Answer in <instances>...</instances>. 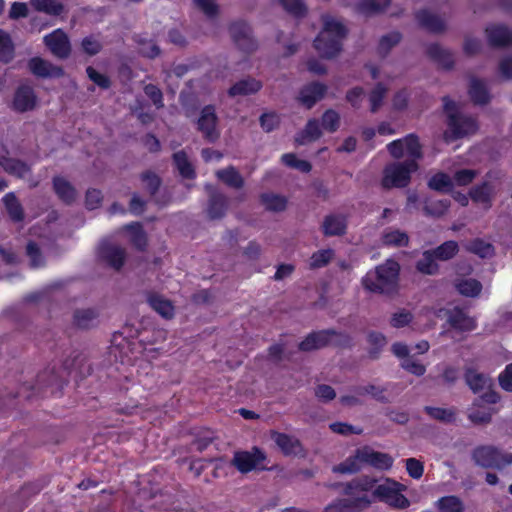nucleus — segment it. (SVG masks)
<instances>
[{
  "mask_svg": "<svg viewBox=\"0 0 512 512\" xmlns=\"http://www.w3.org/2000/svg\"><path fill=\"white\" fill-rule=\"evenodd\" d=\"M84 357L80 354H76L72 359H66L59 369L55 366L51 369H45L40 372L36 381L32 385L24 384L21 389L31 391L26 397L30 399L32 396H38L46 392V389L50 388L51 393H54V389L61 390L68 383V378L73 370H79L80 377H84L86 374L91 373V366L88 365L84 371Z\"/></svg>",
  "mask_w": 512,
  "mask_h": 512,
  "instance_id": "nucleus-1",
  "label": "nucleus"
},
{
  "mask_svg": "<svg viewBox=\"0 0 512 512\" xmlns=\"http://www.w3.org/2000/svg\"><path fill=\"white\" fill-rule=\"evenodd\" d=\"M393 462L394 459L388 453L375 451L370 446L365 445L357 448L352 455L341 463L334 465L332 471L337 474H355L364 466L385 471L392 467Z\"/></svg>",
  "mask_w": 512,
  "mask_h": 512,
  "instance_id": "nucleus-2",
  "label": "nucleus"
},
{
  "mask_svg": "<svg viewBox=\"0 0 512 512\" xmlns=\"http://www.w3.org/2000/svg\"><path fill=\"white\" fill-rule=\"evenodd\" d=\"M323 28L313 42L315 50L325 59L335 58L343 48V40L348 29L340 21L329 15L322 16Z\"/></svg>",
  "mask_w": 512,
  "mask_h": 512,
  "instance_id": "nucleus-3",
  "label": "nucleus"
},
{
  "mask_svg": "<svg viewBox=\"0 0 512 512\" xmlns=\"http://www.w3.org/2000/svg\"><path fill=\"white\" fill-rule=\"evenodd\" d=\"M400 265L394 260H387L374 270L368 271L361 283L365 290L383 295H392L398 290Z\"/></svg>",
  "mask_w": 512,
  "mask_h": 512,
  "instance_id": "nucleus-4",
  "label": "nucleus"
},
{
  "mask_svg": "<svg viewBox=\"0 0 512 512\" xmlns=\"http://www.w3.org/2000/svg\"><path fill=\"white\" fill-rule=\"evenodd\" d=\"M333 346L335 348H351L353 346L352 337L335 329H323L312 331L298 345L300 351L311 352Z\"/></svg>",
  "mask_w": 512,
  "mask_h": 512,
  "instance_id": "nucleus-5",
  "label": "nucleus"
},
{
  "mask_svg": "<svg viewBox=\"0 0 512 512\" xmlns=\"http://www.w3.org/2000/svg\"><path fill=\"white\" fill-rule=\"evenodd\" d=\"M474 464L484 469L502 470L512 465V453L503 452L494 445H478L471 452Z\"/></svg>",
  "mask_w": 512,
  "mask_h": 512,
  "instance_id": "nucleus-6",
  "label": "nucleus"
},
{
  "mask_svg": "<svg viewBox=\"0 0 512 512\" xmlns=\"http://www.w3.org/2000/svg\"><path fill=\"white\" fill-rule=\"evenodd\" d=\"M419 169L415 160L394 162L385 166L381 185L385 189L405 188L411 181V174Z\"/></svg>",
  "mask_w": 512,
  "mask_h": 512,
  "instance_id": "nucleus-7",
  "label": "nucleus"
},
{
  "mask_svg": "<svg viewBox=\"0 0 512 512\" xmlns=\"http://www.w3.org/2000/svg\"><path fill=\"white\" fill-rule=\"evenodd\" d=\"M446 125L447 129L443 133V138L447 143L473 135L478 130L477 120L462 113L449 115Z\"/></svg>",
  "mask_w": 512,
  "mask_h": 512,
  "instance_id": "nucleus-8",
  "label": "nucleus"
},
{
  "mask_svg": "<svg viewBox=\"0 0 512 512\" xmlns=\"http://www.w3.org/2000/svg\"><path fill=\"white\" fill-rule=\"evenodd\" d=\"M266 458V454L254 446L251 451H236L231 463L239 472L246 474L253 470H266L262 465Z\"/></svg>",
  "mask_w": 512,
  "mask_h": 512,
  "instance_id": "nucleus-9",
  "label": "nucleus"
},
{
  "mask_svg": "<svg viewBox=\"0 0 512 512\" xmlns=\"http://www.w3.org/2000/svg\"><path fill=\"white\" fill-rule=\"evenodd\" d=\"M373 497L397 509H405L410 506V501L400 492L399 484L396 481L387 480V483L377 485L373 491Z\"/></svg>",
  "mask_w": 512,
  "mask_h": 512,
  "instance_id": "nucleus-10",
  "label": "nucleus"
},
{
  "mask_svg": "<svg viewBox=\"0 0 512 512\" xmlns=\"http://www.w3.org/2000/svg\"><path fill=\"white\" fill-rule=\"evenodd\" d=\"M218 122L219 118L215 106L212 104L205 105L197 119V130L209 143H215L220 138Z\"/></svg>",
  "mask_w": 512,
  "mask_h": 512,
  "instance_id": "nucleus-11",
  "label": "nucleus"
},
{
  "mask_svg": "<svg viewBox=\"0 0 512 512\" xmlns=\"http://www.w3.org/2000/svg\"><path fill=\"white\" fill-rule=\"evenodd\" d=\"M229 32L235 45L244 53L250 54L257 49V41L252 36L251 27L245 21L231 23Z\"/></svg>",
  "mask_w": 512,
  "mask_h": 512,
  "instance_id": "nucleus-12",
  "label": "nucleus"
},
{
  "mask_svg": "<svg viewBox=\"0 0 512 512\" xmlns=\"http://www.w3.org/2000/svg\"><path fill=\"white\" fill-rule=\"evenodd\" d=\"M372 503L367 494L351 498H337L324 508V512H362Z\"/></svg>",
  "mask_w": 512,
  "mask_h": 512,
  "instance_id": "nucleus-13",
  "label": "nucleus"
},
{
  "mask_svg": "<svg viewBox=\"0 0 512 512\" xmlns=\"http://www.w3.org/2000/svg\"><path fill=\"white\" fill-rule=\"evenodd\" d=\"M98 257L109 267L119 271L125 263L126 251L118 245L103 242L98 248Z\"/></svg>",
  "mask_w": 512,
  "mask_h": 512,
  "instance_id": "nucleus-14",
  "label": "nucleus"
},
{
  "mask_svg": "<svg viewBox=\"0 0 512 512\" xmlns=\"http://www.w3.org/2000/svg\"><path fill=\"white\" fill-rule=\"evenodd\" d=\"M37 105V96L33 87L28 84H21L14 92L12 109L18 113L33 110Z\"/></svg>",
  "mask_w": 512,
  "mask_h": 512,
  "instance_id": "nucleus-15",
  "label": "nucleus"
},
{
  "mask_svg": "<svg viewBox=\"0 0 512 512\" xmlns=\"http://www.w3.org/2000/svg\"><path fill=\"white\" fill-rule=\"evenodd\" d=\"M327 93V86L318 81H312L304 85L298 96V101L306 108L311 109L315 104L322 100Z\"/></svg>",
  "mask_w": 512,
  "mask_h": 512,
  "instance_id": "nucleus-16",
  "label": "nucleus"
},
{
  "mask_svg": "<svg viewBox=\"0 0 512 512\" xmlns=\"http://www.w3.org/2000/svg\"><path fill=\"white\" fill-rule=\"evenodd\" d=\"M45 45L57 57L65 59L70 55L71 45L68 36L57 29L44 37Z\"/></svg>",
  "mask_w": 512,
  "mask_h": 512,
  "instance_id": "nucleus-17",
  "label": "nucleus"
},
{
  "mask_svg": "<svg viewBox=\"0 0 512 512\" xmlns=\"http://www.w3.org/2000/svg\"><path fill=\"white\" fill-rule=\"evenodd\" d=\"M28 68L33 75L40 78H61L65 74L61 66L53 65L51 62L37 56L28 61Z\"/></svg>",
  "mask_w": 512,
  "mask_h": 512,
  "instance_id": "nucleus-18",
  "label": "nucleus"
},
{
  "mask_svg": "<svg viewBox=\"0 0 512 512\" xmlns=\"http://www.w3.org/2000/svg\"><path fill=\"white\" fill-rule=\"evenodd\" d=\"M489 45L504 48L512 45V31L503 24L489 25L485 29Z\"/></svg>",
  "mask_w": 512,
  "mask_h": 512,
  "instance_id": "nucleus-19",
  "label": "nucleus"
},
{
  "mask_svg": "<svg viewBox=\"0 0 512 512\" xmlns=\"http://www.w3.org/2000/svg\"><path fill=\"white\" fill-rule=\"evenodd\" d=\"M146 301L150 308L166 320H171L175 316V306L173 302L159 293L147 292Z\"/></svg>",
  "mask_w": 512,
  "mask_h": 512,
  "instance_id": "nucleus-20",
  "label": "nucleus"
},
{
  "mask_svg": "<svg viewBox=\"0 0 512 512\" xmlns=\"http://www.w3.org/2000/svg\"><path fill=\"white\" fill-rule=\"evenodd\" d=\"M271 438L285 456L299 455L304 452L300 440L286 433L272 431Z\"/></svg>",
  "mask_w": 512,
  "mask_h": 512,
  "instance_id": "nucleus-21",
  "label": "nucleus"
},
{
  "mask_svg": "<svg viewBox=\"0 0 512 512\" xmlns=\"http://www.w3.org/2000/svg\"><path fill=\"white\" fill-rule=\"evenodd\" d=\"M376 483L377 479L367 475H362L343 484V494L353 498L360 496V493L366 494L367 492L370 491L373 492L374 489L377 487Z\"/></svg>",
  "mask_w": 512,
  "mask_h": 512,
  "instance_id": "nucleus-22",
  "label": "nucleus"
},
{
  "mask_svg": "<svg viewBox=\"0 0 512 512\" xmlns=\"http://www.w3.org/2000/svg\"><path fill=\"white\" fill-rule=\"evenodd\" d=\"M427 56L444 70H451L454 67V56L448 49L438 43L429 44L426 48Z\"/></svg>",
  "mask_w": 512,
  "mask_h": 512,
  "instance_id": "nucleus-23",
  "label": "nucleus"
},
{
  "mask_svg": "<svg viewBox=\"0 0 512 512\" xmlns=\"http://www.w3.org/2000/svg\"><path fill=\"white\" fill-rule=\"evenodd\" d=\"M347 231V217L341 214H329L322 223V232L326 237L343 236Z\"/></svg>",
  "mask_w": 512,
  "mask_h": 512,
  "instance_id": "nucleus-24",
  "label": "nucleus"
},
{
  "mask_svg": "<svg viewBox=\"0 0 512 512\" xmlns=\"http://www.w3.org/2000/svg\"><path fill=\"white\" fill-rule=\"evenodd\" d=\"M229 206L228 197L218 191H213L208 200L207 214L212 220L221 219L225 216Z\"/></svg>",
  "mask_w": 512,
  "mask_h": 512,
  "instance_id": "nucleus-25",
  "label": "nucleus"
},
{
  "mask_svg": "<svg viewBox=\"0 0 512 512\" xmlns=\"http://www.w3.org/2000/svg\"><path fill=\"white\" fill-rule=\"evenodd\" d=\"M416 19L421 27L431 33L439 34L445 31L446 25L444 20L426 9L417 12Z\"/></svg>",
  "mask_w": 512,
  "mask_h": 512,
  "instance_id": "nucleus-26",
  "label": "nucleus"
},
{
  "mask_svg": "<svg viewBox=\"0 0 512 512\" xmlns=\"http://www.w3.org/2000/svg\"><path fill=\"white\" fill-rule=\"evenodd\" d=\"M53 190L57 197L65 204H72L77 197L75 187L64 177L54 176L52 179Z\"/></svg>",
  "mask_w": 512,
  "mask_h": 512,
  "instance_id": "nucleus-27",
  "label": "nucleus"
},
{
  "mask_svg": "<svg viewBox=\"0 0 512 512\" xmlns=\"http://www.w3.org/2000/svg\"><path fill=\"white\" fill-rule=\"evenodd\" d=\"M450 326L458 331L469 332L476 328V322L462 308L455 307L448 316Z\"/></svg>",
  "mask_w": 512,
  "mask_h": 512,
  "instance_id": "nucleus-28",
  "label": "nucleus"
},
{
  "mask_svg": "<svg viewBox=\"0 0 512 512\" xmlns=\"http://www.w3.org/2000/svg\"><path fill=\"white\" fill-rule=\"evenodd\" d=\"M0 166L7 174L19 179L31 172V168L26 162L4 155L0 156Z\"/></svg>",
  "mask_w": 512,
  "mask_h": 512,
  "instance_id": "nucleus-29",
  "label": "nucleus"
},
{
  "mask_svg": "<svg viewBox=\"0 0 512 512\" xmlns=\"http://www.w3.org/2000/svg\"><path fill=\"white\" fill-rule=\"evenodd\" d=\"M468 94L470 96L471 101L475 105L483 106L488 104L491 100L489 90L486 87L485 83L482 80L475 77H473L470 81Z\"/></svg>",
  "mask_w": 512,
  "mask_h": 512,
  "instance_id": "nucleus-30",
  "label": "nucleus"
},
{
  "mask_svg": "<svg viewBox=\"0 0 512 512\" xmlns=\"http://www.w3.org/2000/svg\"><path fill=\"white\" fill-rule=\"evenodd\" d=\"M322 136L321 125L316 118L307 121L303 130L295 136V142L298 145H304L306 142H314Z\"/></svg>",
  "mask_w": 512,
  "mask_h": 512,
  "instance_id": "nucleus-31",
  "label": "nucleus"
},
{
  "mask_svg": "<svg viewBox=\"0 0 512 512\" xmlns=\"http://www.w3.org/2000/svg\"><path fill=\"white\" fill-rule=\"evenodd\" d=\"M99 311L95 308L77 309L73 314V323L79 329H90L97 324Z\"/></svg>",
  "mask_w": 512,
  "mask_h": 512,
  "instance_id": "nucleus-32",
  "label": "nucleus"
},
{
  "mask_svg": "<svg viewBox=\"0 0 512 512\" xmlns=\"http://www.w3.org/2000/svg\"><path fill=\"white\" fill-rule=\"evenodd\" d=\"M261 88V81L255 78H246L233 84L228 90V95L231 97L250 95L257 93Z\"/></svg>",
  "mask_w": 512,
  "mask_h": 512,
  "instance_id": "nucleus-33",
  "label": "nucleus"
},
{
  "mask_svg": "<svg viewBox=\"0 0 512 512\" xmlns=\"http://www.w3.org/2000/svg\"><path fill=\"white\" fill-rule=\"evenodd\" d=\"M173 163L179 174L188 180L196 178V171L192 163L188 159V155L184 150L177 151L172 155Z\"/></svg>",
  "mask_w": 512,
  "mask_h": 512,
  "instance_id": "nucleus-34",
  "label": "nucleus"
},
{
  "mask_svg": "<svg viewBox=\"0 0 512 512\" xmlns=\"http://www.w3.org/2000/svg\"><path fill=\"white\" fill-rule=\"evenodd\" d=\"M438 258L432 249L422 253V257L416 262V269L424 275H436L439 271V265L436 262Z\"/></svg>",
  "mask_w": 512,
  "mask_h": 512,
  "instance_id": "nucleus-35",
  "label": "nucleus"
},
{
  "mask_svg": "<svg viewBox=\"0 0 512 512\" xmlns=\"http://www.w3.org/2000/svg\"><path fill=\"white\" fill-rule=\"evenodd\" d=\"M5 209L13 222H21L24 220V209L13 192L7 193L3 197Z\"/></svg>",
  "mask_w": 512,
  "mask_h": 512,
  "instance_id": "nucleus-36",
  "label": "nucleus"
},
{
  "mask_svg": "<svg viewBox=\"0 0 512 512\" xmlns=\"http://www.w3.org/2000/svg\"><path fill=\"white\" fill-rule=\"evenodd\" d=\"M216 176L219 180H221L229 187L240 189L244 186L243 177L241 176L239 171L233 166H229L225 169L218 170L216 172Z\"/></svg>",
  "mask_w": 512,
  "mask_h": 512,
  "instance_id": "nucleus-37",
  "label": "nucleus"
},
{
  "mask_svg": "<svg viewBox=\"0 0 512 512\" xmlns=\"http://www.w3.org/2000/svg\"><path fill=\"white\" fill-rule=\"evenodd\" d=\"M464 379L467 386L474 393H478L483 390L489 382V379L483 373L478 372L472 367L465 369Z\"/></svg>",
  "mask_w": 512,
  "mask_h": 512,
  "instance_id": "nucleus-38",
  "label": "nucleus"
},
{
  "mask_svg": "<svg viewBox=\"0 0 512 512\" xmlns=\"http://www.w3.org/2000/svg\"><path fill=\"white\" fill-rule=\"evenodd\" d=\"M391 4V0H359L356 10L363 15H373L383 12Z\"/></svg>",
  "mask_w": 512,
  "mask_h": 512,
  "instance_id": "nucleus-39",
  "label": "nucleus"
},
{
  "mask_svg": "<svg viewBox=\"0 0 512 512\" xmlns=\"http://www.w3.org/2000/svg\"><path fill=\"white\" fill-rule=\"evenodd\" d=\"M450 204L449 199H426L423 205V212L426 216L439 218L446 214Z\"/></svg>",
  "mask_w": 512,
  "mask_h": 512,
  "instance_id": "nucleus-40",
  "label": "nucleus"
},
{
  "mask_svg": "<svg viewBox=\"0 0 512 512\" xmlns=\"http://www.w3.org/2000/svg\"><path fill=\"white\" fill-rule=\"evenodd\" d=\"M126 230L130 233L132 245L139 251H144L147 247V236L140 222H132L126 225Z\"/></svg>",
  "mask_w": 512,
  "mask_h": 512,
  "instance_id": "nucleus-41",
  "label": "nucleus"
},
{
  "mask_svg": "<svg viewBox=\"0 0 512 512\" xmlns=\"http://www.w3.org/2000/svg\"><path fill=\"white\" fill-rule=\"evenodd\" d=\"M382 243L388 247H407L409 236L399 229L385 231L382 235Z\"/></svg>",
  "mask_w": 512,
  "mask_h": 512,
  "instance_id": "nucleus-42",
  "label": "nucleus"
},
{
  "mask_svg": "<svg viewBox=\"0 0 512 512\" xmlns=\"http://www.w3.org/2000/svg\"><path fill=\"white\" fill-rule=\"evenodd\" d=\"M260 201L266 210L272 212H282L287 207L286 197L274 193H262Z\"/></svg>",
  "mask_w": 512,
  "mask_h": 512,
  "instance_id": "nucleus-43",
  "label": "nucleus"
},
{
  "mask_svg": "<svg viewBox=\"0 0 512 512\" xmlns=\"http://www.w3.org/2000/svg\"><path fill=\"white\" fill-rule=\"evenodd\" d=\"M139 178L150 197L154 198L162 185L160 176L151 170H146L140 173Z\"/></svg>",
  "mask_w": 512,
  "mask_h": 512,
  "instance_id": "nucleus-44",
  "label": "nucleus"
},
{
  "mask_svg": "<svg viewBox=\"0 0 512 512\" xmlns=\"http://www.w3.org/2000/svg\"><path fill=\"white\" fill-rule=\"evenodd\" d=\"M404 147L409 156L407 160H415L418 163V160L423 158L422 145L416 134L410 133L404 137Z\"/></svg>",
  "mask_w": 512,
  "mask_h": 512,
  "instance_id": "nucleus-45",
  "label": "nucleus"
},
{
  "mask_svg": "<svg viewBox=\"0 0 512 512\" xmlns=\"http://www.w3.org/2000/svg\"><path fill=\"white\" fill-rule=\"evenodd\" d=\"M455 288L459 294L465 297H476L482 291V284L473 278L461 279L455 283Z\"/></svg>",
  "mask_w": 512,
  "mask_h": 512,
  "instance_id": "nucleus-46",
  "label": "nucleus"
},
{
  "mask_svg": "<svg viewBox=\"0 0 512 512\" xmlns=\"http://www.w3.org/2000/svg\"><path fill=\"white\" fill-rule=\"evenodd\" d=\"M424 412L431 418L446 424L453 423L456 420V412L453 408L425 406Z\"/></svg>",
  "mask_w": 512,
  "mask_h": 512,
  "instance_id": "nucleus-47",
  "label": "nucleus"
},
{
  "mask_svg": "<svg viewBox=\"0 0 512 512\" xmlns=\"http://www.w3.org/2000/svg\"><path fill=\"white\" fill-rule=\"evenodd\" d=\"M335 252L331 248L321 249L314 252L309 260V268L312 270L327 266L334 258Z\"/></svg>",
  "mask_w": 512,
  "mask_h": 512,
  "instance_id": "nucleus-48",
  "label": "nucleus"
},
{
  "mask_svg": "<svg viewBox=\"0 0 512 512\" xmlns=\"http://www.w3.org/2000/svg\"><path fill=\"white\" fill-rule=\"evenodd\" d=\"M492 188L488 182H483L480 185L473 187L470 192V198L473 202L484 204L488 207L491 206Z\"/></svg>",
  "mask_w": 512,
  "mask_h": 512,
  "instance_id": "nucleus-49",
  "label": "nucleus"
},
{
  "mask_svg": "<svg viewBox=\"0 0 512 512\" xmlns=\"http://www.w3.org/2000/svg\"><path fill=\"white\" fill-rule=\"evenodd\" d=\"M428 187L434 191L446 193L452 190L453 182L448 174L438 172L429 179Z\"/></svg>",
  "mask_w": 512,
  "mask_h": 512,
  "instance_id": "nucleus-50",
  "label": "nucleus"
},
{
  "mask_svg": "<svg viewBox=\"0 0 512 512\" xmlns=\"http://www.w3.org/2000/svg\"><path fill=\"white\" fill-rule=\"evenodd\" d=\"M433 253L436 255L438 260L440 261H448L452 259L459 251V245L454 240H448L432 249Z\"/></svg>",
  "mask_w": 512,
  "mask_h": 512,
  "instance_id": "nucleus-51",
  "label": "nucleus"
},
{
  "mask_svg": "<svg viewBox=\"0 0 512 512\" xmlns=\"http://www.w3.org/2000/svg\"><path fill=\"white\" fill-rule=\"evenodd\" d=\"M437 507L441 512H463L462 500L455 495L443 496L437 501Z\"/></svg>",
  "mask_w": 512,
  "mask_h": 512,
  "instance_id": "nucleus-52",
  "label": "nucleus"
},
{
  "mask_svg": "<svg viewBox=\"0 0 512 512\" xmlns=\"http://www.w3.org/2000/svg\"><path fill=\"white\" fill-rule=\"evenodd\" d=\"M402 39L400 32L393 31L386 35H383L378 43V53L382 57H385L390 50L396 46Z\"/></svg>",
  "mask_w": 512,
  "mask_h": 512,
  "instance_id": "nucleus-53",
  "label": "nucleus"
},
{
  "mask_svg": "<svg viewBox=\"0 0 512 512\" xmlns=\"http://www.w3.org/2000/svg\"><path fill=\"white\" fill-rule=\"evenodd\" d=\"M14 57V44L10 35L0 29V61L9 63Z\"/></svg>",
  "mask_w": 512,
  "mask_h": 512,
  "instance_id": "nucleus-54",
  "label": "nucleus"
},
{
  "mask_svg": "<svg viewBox=\"0 0 512 512\" xmlns=\"http://www.w3.org/2000/svg\"><path fill=\"white\" fill-rule=\"evenodd\" d=\"M388 89L387 87L378 82L375 87L369 93L370 111L376 113L383 104V100L386 96Z\"/></svg>",
  "mask_w": 512,
  "mask_h": 512,
  "instance_id": "nucleus-55",
  "label": "nucleus"
},
{
  "mask_svg": "<svg viewBox=\"0 0 512 512\" xmlns=\"http://www.w3.org/2000/svg\"><path fill=\"white\" fill-rule=\"evenodd\" d=\"M368 342L372 346L368 353L371 359H377L382 348L386 345L387 340L384 334L372 331L368 334Z\"/></svg>",
  "mask_w": 512,
  "mask_h": 512,
  "instance_id": "nucleus-56",
  "label": "nucleus"
},
{
  "mask_svg": "<svg viewBox=\"0 0 512 512\" xmlns=\"http://www.w3.org/2000/svg\"><path fill=\"white\" fill-rule=\"evenodd\" d=\"M281 161L284 165L299 170L303 173H309L312 170V165L307 160L298 159L294 153H285L281 156Z\"/></svg>",
  "mask_w": 512,
  "mask_h": 512,
  "instance_id": "nucleus-57",
  "label": "nucleus"
},
{
  "mask_svg": "<svg viewBox=\"0 0 512 512\" xmlns=\"http://www.w3.org/2000/svg\"><path fill=\"white\" fill-rule=\"evenodd\" d=\"M31 4L37 11L50 15H59L63 11V5L56 0H31Z\"/></svg>",
  "mask_w": 512,
  "mask_h": 512,
  "instance_id": "nucleus-58",
  "label": "nucleus"
},
{
  "mask_svg": "<svg viewBox=\"0 0 512 512\" xmlns=\"http://www.w3.org/2000/svg\"><path fill=\"white\" fill-rule=\"evenodd\" d=\"M324 130L335 133L340 126V115L334 109H327L321 117V124Z\"/></svg>",
  "mask_w": 512,
  "mask_h": 512,
  "instance_id": "nucleus-59",
  "label": "nucleus"
},
{
  "mask_svg": "<svg viewBox=\"0 0 512 512\" xmlns=\"http://www.w3.org/2000/svg\"><path fill=\"white\" fill-rule=\"evenodd\" d=\"M26 254L30 259V265L33 268L42 267L45 259L39 245L35 241H29L26 245Z\"/></svg>",
  "mask_w": 512,
  "mask_h": 512,
  "instance_id": "nucleus-60",
  "label": "nucleus"
},
{
  "mask_svg": "<svg viewBox=\"0 0 512 512\" xmlns=\"http://www.w3.org/2000/svg\"><path fill=\"white\" fill-rule=\"evenodd\" d=\"M353 392H355L357 395H365L369 394L371 395L375 400L386 403L388 402L387 397L384 395L385 389L375 386L373 384H369L367 386H358L354 387L352 389Z\"/></svg>",
  "mask_w": 512,
  "mask_h": 512,
  "instance_id": "nucleus-61",
  "label": "nucleus"
},
{
  "mask_svg": "<svg viewBox=\"0 0 512 512\" xmlns=\"http://www.w3.org/2000/svg\"><path fill=\"white\" fill-rule=\"evenodd\" d=\"M467 250L481 258H485L493 253V246L480 238L473 239L467 246Z\"/></svg>",
  "mask_w": 512,
  "mask_h": 512,
  "instance_id": "nucleus-62",
  "label": "nucleus"
},
{
  "mask_svg": "<svg viewBox=\"0 0 512 512\" xmlns=\"http://www.w3.org/2000/svg\"><path fill=\"white\" fill-rule=\"evenodd\" d=\"M280 4L289 14L300 18L304 17L307 13V7L303 0H279Z\"/></svg>",
  "mask_w": 512,
  "mask_h": 512,
  "instance_id": "nucleus-63",
  "label": "nucleus"
},
{
  "mask_svg": "<svg viewBox=\"0 0 512 512\" xmlns=\"http://www.w3.org/2000/svg\"><path fill=\"white\" fill-rule=\"evenodd\" d=\"M401 367L415 376H423L426 372V366L420 363L414 356L406 357L402 360Z\"/></svg>",
  "mask_w": 512,
  "mask_h": 512,
  "instance_id": "nucleus-64",
  "label": "nucleus"
}]
</instances>
